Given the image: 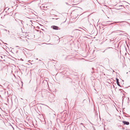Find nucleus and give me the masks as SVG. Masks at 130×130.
I'll return each mask as SVG.
<instances>
[{"label":"nucleus","mask_w":130,"mask_h":130,"mask_svg":"<svg viewBox=\"0 0 130 130\" xmlns=\"http://www.w3.org/2000/svg\"><path fill=\"white\" fill-rule=\"evenodd\" d=\"M122 122L124 124L128 125L129 124V122L128 121H126L123 120L122 121Z\"/></svg>","instance_id":"nucleus-1"},{"label":"nucleus","mask_w":130,"mask_h":130,"mask_svg":"<svg viewBox=\"0 0 130 130\" xmlns=\"http://www.w3.org/2000/svg\"><path fill=\"white\" fill-rule=\"evenodd\" d=\"M52 27L53 28V29H54L55 30H58V28L59 27L56 26H53Z\"/></svg>","instance_id":"nucleus-2"},{"label":"nucleus","mask_w":130,"mask_h":130,"mask_svg":"<svg viewBox=\"0 0 130 130\" xmlns=\"http://www.w3.org/2000/svg\"><path fill=\"white\" fill-rule=\"evenodd\" d=\"M124 21H121V22H114L111 23L110 24V25H112L114 23H122L124 22Z\"/></svg>","instance_id":"nucleus-3"},{"label":"nucleus","mask_w":130,"mask_h":130,"mask_svg":"<svg viewBox=\"0 0 130 130\" xmlns=\"http://www.w3.org/2000/svg\"><path fill=\"white\" fill-rule=\"evenodd\" d=\"M117 83V85L119 86H120V85L119 84V80L118 79H116Z\"/></svg>","instance_id":"nucleus-4"},{"label":"nucleus","mask_w":130,"mask_h":130,"mask_svg":"<svg viewBox=\"0 0 130 130\" xmlns=\"http://www.w3.org/2000/svg\"><path fill=\"white\" fill-rule=\"evenodd\" d=\"M119 25L120 26H124L125 25V24H124L123 23L121 24H119Z\"/></svg>","instance_id":"nucleus-5"},{"label":"nucleus","mask_w":130,"mask_h":130,"mask_svg":"<svg viewBox=\"0 0 130 130\" xmlns=\"http://www.w3.org/2000/svg\"><path fill=\"white\" fill-rule=\"evenodd\" d=\"M119 90L121 92H122L123 91V90L122 89H119Z\"/></svg>","instance_id":"nucleus-6"},{"label":"nucleus","mask_w":130,"mask_h":130,"mask_svg":"<svg viewBox=\"0 0 130 130\" xmlns=\"http://www.w3.org/2000/svg\"><path fill=\"white\" fill-rule=\"evenodd\" d=\"M119 32H124V31H122V30H119Z\"/></svg>","instance_id":"nucleus-7"},{"label":"nucleus","mask_w":130,"mask_h":130,"mask_svg":"<svg viewBox=\"0 0 130 130\" xmlns=\"http://www.w3.org/2000/svg\"><path fill=\"white\" fill-rule=\"evenodd\" d=\"M20 21H21V24L23 25V23L22 22H23V21H22V20H20Z\"/></svg>","instance_id":"nucleus-8"},{"label":"nucleus","mask_w":130,"mask_h":130,"mask_svg":"<svg viewBox=\"0 0 130 130\" xmlns=\"http://www.w3.org/2000/svg\"><path fill=\"white\" fill-rule=\"evenodd\" d=\"M80 124L83 125V124L82 123H80Z\"/></svg>","instance_id":"nucleus-9"},{"label":"nucleus","mask_w":130,"mask_h":130,"mask_svg":"<svg viewBox=\"0 0 130 130\" xmlns=\"http://www.w3.org/2000/svg\"><path fill=\"white\" fill-rule=\"evenodd\" d=\"M113 32H112V33Z\"/></svg>","instance_id":"nucleus-10"},{"label":"nucleus","mask_w":130,"mask_h":130,"mask_svg":"<svg viewBox=\"0 0 130 130\" xmlns=\"http://www.w3.org/2000/svg\"><path fill=\"white\" fill-rule=\"evenodd\" d=\"M105 50L104 51H103V52H105Z\"/></svg>","instance_id":"nucleus-11"},{"label":"nucleus","mask_w":130,"mask_h":130,"mask_svg":"<svg viewBox=\"0 0 130 130\" xmlns=\"http://www.w3.org/2000/svg\"><path fill=\"white\" fill-rule=\"evenodd\" d=\"M5 44H7V43H5Z\"/></svg>","instance_id":"nucleus-12"},{"label":"nucleus","mask_w":130,"mask_h":130,"mask_svg":"<svg viewBox=\"0 0 130 130\" xmlns=\"http://www.w3.org/2000/svg\"><path fill=\"white\" fill-rule=\"evenodd\" d=\"M84 127H85V126H84Z\"/></svg>","instance_id":"nucleus-13"},{"label":"nucleus","mask_w":130,"mask_h":130,"mask_svg":"<svg viewBox=\"0 0 130 130\" xmlns=\"http://www.w3.org/2000/svg\"><path fill=\"white\" fill-rule=\"evenodd\" d=\"M108 22H110V21H108Z\"/></svg>","instance_id":"nucleus-14"}]
</instances>
